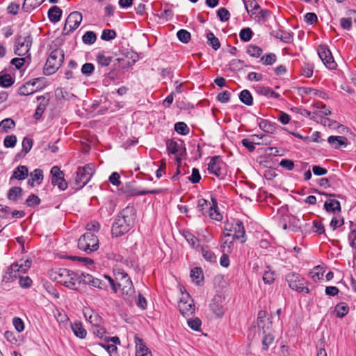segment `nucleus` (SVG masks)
<instances>
[{
    "label": "nucleus",
    "instance_id": "nucleus-1",
    "mask_svg": "<svg viewBox=\"0 0 356 356\" xmlns=\"http://www.w3.org/2000/svg\"><path fill=\"white\" fill-rule=\"evenodd\" d=\"M136 209L132 206H127L116 216L112 226V235L119 237L127 233L134 224Z\"/></svg>",
    "mask_w": 356,
    "mask_h": 356
},
{
    "label": "nucleus",
    "instance_id": "nucleus-2",
    "mask_svg": "<svg viewBox=\"0 0 356 356\" xmlns=\"http://www.w3.org/2000/svg\"><path fill=\"white\" fill-rule=\"evenodd\" d=\"M54 280L63 284L65 286L77 290L80 286L79 274L66 268H59L55 272Z\"/></svg>",
    "mask_w": 356,
    "mask_h": 356
},
{
    "label": "nucleus",
    "instance_id": "nucleus-3",
    "mask_svg": "<svg viewBox=\"0 0 356 356\" xmlns=\"http://www.w3.org/2000/svg\"><path fill=\"white\" fill-rule=\"evenodd\" d=\"M64 60V51L56 48L51 51L44 65L43 72L45 75L54 74L61 66Z\"/></svg>",
    "mask_w": 356,
    "mask_h": 356
},
{
    "label": "nucleus",
    "instance_id": "nucleus-4",
    "mask_svg": "<svg viewBox=\"0 0 356 356\" xmlns=\"http://www.w3.org/2000/svg\"><path fill=\"white\" fill-rule=\"evenodd\" d=\"M247 12L252 19L260 22L261 21L272 20L275 16L268 10H261L259 6L254 0H243Z\"/></svg>",
    "mask_w": 356,
    "mask_h": 356
},
{
    "label": "nucleus",
    "instance_id": "nucleus-5",
    "mask_svg": "<svg viewBox=\"0 0 356 356\" xmlns=\"http://www.w3.org/2000/svg\"><path fill=\"white\" fill-rule=\"evenodd\" d=\"M95 169L93 163H88L83 167H79L74 177V181L72 184V188L75 190H79L86 186L90 180Z\"/></svg>",
    "mask_w": 356,
    "mask_h": 356
},
{
    "label": "nucleus",
    "instance_id": "nucleus-6",
    "mask_svg": "<svg viewBox=\"0 0 356 356\" xmlns=\"http://www.w3.org/2000/svg\"><path fill=\"white\" fill-rule=\"evenodd\" d=\"M78 248L88 253H90L99 248V240L91 232H86L78 240Z\"/></svg>",
    "mask_w": 356,
    "mask_h": 356
},
{
    "label": "nucleus",
    "instance_id": "nucleus-7",
    "mask_svg": "<svg viewBox=\"0 0 356 356\" xmlns=\"http://www.w3.org/2000/svg\"><path fill=\"white\" fill-rule=\"evenodd\" d=\"M286 280L291 289L298 292L302 291L305 293H309V289L305 286V284L307 283L306 280L299 274L295 272L289 273L286 275Z\"/></svg>",
    "mask_w": 356,
    "mask_h": 356
},
{
    "label": "nucleus",
    "instance_id": "nucleus-8",
    "mask_svg": "<svg viewBox=\"0 0 356 356\" xmlns=\"http://www.w3.org/2000/svg\"><path fill=\"white\" fill-rule=\"evenodd\" d=\"M179 312L185 317H189L195 313V304L193 300L188 293H182V297L178 302Z\"/></svg>",
    "mask_w": 356,
    "mask_h": 356
},
{
    "label": "nucleus",
    "instance_id": "nucleus-9",
    "mask_svg": "<svg viewBox=\"0 0 356 356\" xmlns=\"http://www.w3.org/2000/svg\"><path fill=\"white\" fill-rule=\"evenodd\" d=\"M121 191L127 196H138L147 194H159L163 192V189L156 188L154 190H138L134 186V183H126L121 188Z\"/></svg>",
    "mask_w": 356,
    "mask_h": 356
},
{
    "label": "nucleus",
    "instance_id": "nucleus-10",
    "mask_svg": "<svg viewBox=\"0 0 356 356\" xmlns=\"http://www.w3.org/2000/svg\"><path fill=\"white\" fill-rule=\"evenodd\" d=\"M225 298L219 295H216L209 304V310L216 318H220L225 312L224 307Z\"/></svg>",
    "mask_w": 356,
    "mask_h": 356
},
{
    "label": "nucleus",
    "instance_id": "nucleus-11",
    "mask_svg": "<svg viewBox=\"0 0 356 356\" xmlns=\"http://www.w3.org/2000/svg\"><path fill=\"white\" fill-rule=\"evenodd\" d=\"M317 52L319 58L327 68L330 70L335 69L337 63L334 60L331 51L326 46H318Z\"/></svg>",
    "mask_w": 356,
    "mask_h": 356
},
{
    "label": "nucleus",
    "instance_id": "nucleus-12",
    "mask_svg": "<svg viewBox=\"0 0 356 356\" xmlns=\"http://www.w3.org/2000/svg\"><path fill=\"white\" fill-rule=\"evenodd\" d=\"M52 178L51 184L57 186L61 191H65L67 188V183L64 179L63 172L58 166H54L50 171Z\"/></svg>",
    "mask_w": 356,
    "mask_h": 356
},
{
    "label": "nucleus",
    "instance_id": "nucleus-13",
    "mask_svg": "<svg viewBox=\"0 0 356 356\" xmlns=\"http://www.w3.org/2000/svg\"><path fill=\"white\" fill-rule=\"evenodd\" d=\"M138 59L137 54L134 52L127 51L122 58H118L116 60L118 61V67L123 70V72L127 71L131 66H132Z\"/></svg>",
    "mask_w": 356,
    "mask_h": 356
},
{
    "label": "nucleus",
    "instance_id": "nucleus-14",
    "mask_svg": "<svg viewBox=\"0 0 356 356\" xmlns=\"http://www.w3.org/2000/svg\"><path fill=\"white\" fill-rule=\"evenodd\" d=\"M31 46L29 37H19L15 42V54L18 56H24L29 51Z\"/></svg>",
    "mask_w": 356,
    "mask_h": 356
},
{
    "label": "nucleus",
    "instance_id": "nucleus-15",
    "mask_svg": "<svg viewBox=\"0 0 356 356\" xmlns=\"http://www.w3.org/2000/svg\"><path fill=\"white\" fill-rule=\"evenodd\" d=\"M222 162L219 156H213L208 164V170L211 174L215 175L217 177L221 179L223 173L221 168Z\"/></svg>",
    "mask_w": 356,
    "mask_h": 356
},
{
    "label": "nucleus",
    "instance_id": "nucleus-16",
    "mask_svg": "<svg viewBox=\"0 0 356 356\" xmlns=\"http://www.w3.org/2000/svg\"><path fill=\"white\" fill-rule=\"evenodd\" d=\"M232 227L234 232L233 238L241 239V242L244 243L245 241V232L243 222L240 220H236L232 224Z\"/></svg>",
    "mask_w": 356,
    "mask_h": 356
},
{
    "label": "nucleus",
    "instance_id": "nucleus-17",
    "mask_svg": "<svg viewBox=\"0 0 356 356\" xmlns=\"http://www.w3.org/2000/svg\"><path fill=\"white\" fill-rule=\"evenodd\" d=\"M136 356H152V353L146 346L143 340L138 337H135Z\"/></svg>",
    "mask_w": 356,
    "mask_h": 356
},
{
    "label": "nucleus",
    "instance_id": "nucleus-18",
    "mask_svg": "<svg viewBox=\"0 0 356 356\" xmlns=\"http://www.w3.org/2000/svg\"><path fill=\"white\" fill-rule=\"evenodd\" d=\"M32 261L30 259L20 261L11 264V270H16L19 275L26 273L31 266Z\"/></svg>",
    "mask_w": 356,
    "mask_h": 356
},
{
    "label": "nucleus",
    "instance_id": "nucleus-19",
    "mask_svg": "<svg viewBox=\"0 0 356 356\" xmlns=\"http://www.w3.org/2000/svg\"><path fill=\"white\" fill-rule=\"evenodd\" d=\"M28 168L26 165H19L14 170L13 175L10 178V181L14 179L19 181L24 180L28 177Z\"/></svg>",
    "mask_w": 356,
    "mask_h": 356
},
{
    "label": "nucleus",
    "instance_id": "nucleus-20",
    "mask_svg": "<svg viewBox=\"0 0 356 356\" xmlns=\"http://www.w3.org/2000/svg\"><path fill=\"white\" fill-rule=\"evenodd\" d=\"M327 141L335 149H339L341 146L346 147L348 144V139L341 136H330L328 137Z\"/></svg>",
    "mask_w": 356,
    "mask_h": 356
},
{
    "label": "nucleus",
    "instance_id": "nucleus-21",
    "mask_svg": "<svg viewBox=\"0 0 356 356\" xmlns=\"http://www.w3.org/2000/svg\"><path fill=\"white\" fill-rule=\"evenodd\" d=\"M324 209L327 213H333L340 212L341 210L339 201L335 199H329L326 200L324 203Z\"/></svg>",
    "mask_w": 356,
    "mask_h": 356
},
{
    "label": "nucleus",
    "instance_id": "nucleus-22",
    "mask_svg": "<svg viewBox=\"0 0 356 356\" xmlns=\"http://www.w3.org/2000/svg\"><path fill=\"white\" fill-rule=\"evenodd\" d=\"M71 329L76 337L85 339L87 335V331L83 327V324L80 321H74L71 323Z\"/></svg>",
    "mask_w": 356,
    "mask_h": 356
},
{
    "label": "nucleus",
    "instance_id": "nucleus-23",
    "mask_svg": "<svg viewBox=\"0 0 356 356\" xmlns=\"http://www.w3.org/2000/svg\"><path fill=\"white\" fill-rule=\"evenodd\" d=\"M258 124L262 131L268 134H273L277 129L276 123L270 122L267 120L261 119Z\"/></svg>",
    "mask_w": 356,
    "mask_h": 356
},
{
    "label": "nucleus",
    "instance_id": "nucleus-24",
    "mask_svg": "<svg viewBox=\"0 0 356 356\" xmlns=\"http://www.w3.org/2000/svg\"><path fill=\"white\" fill-rule=\"evenodd\" d=\"M23 190L21 187L14 186L8 190L7 198L13 202H17L22 197Z\"/></svg>",
    "mask_w": 356,
    "mask_h": 356
},
{
    "label": "nucleus",
    "instance_id": "nucleus-25",
    "mask_svg": "<svg viewBox=\"0 0 356 356\" xmlns=\"http://www.w3.org/2000/svg\"><path fill=\"white\" fill-rule=\"evenodd\" d=\"M122 296L123 298L129 302H131L135 295V289L133 284H130L129 286H123L121 289Z\"/></svg>",
    "mask_w": 356,
    "mask_h": 356
},
{
    "label": "nucleus",
    "instance_id": "nucleus-26",
    "mask_svg": "<svg viewBox=\"0 0 356 356\" xmlns=\"http://www.w3.org/2000/svg\"><path fill=\"white\" fill-rule=\"evenodd\" d=\"M255 138H259V135L254 134L250 136V138H243L241 140L242 145L248 149L249 152H253L255 149L254 145H261L259 141H256Z\"/></svg>",
    "mask_w": 356,
    "mask_h": 356
},
{
    "label": "nucleus",
    "instance_id": "nucleus-27",
    "mask_svg": "<svg viewBox=\"0 0 356 356\" xmlns=\"http://www.w3.org/2000/svg\"><path fill=\"white\" fill-rule=\"evenodd\" d=\"M211 200L213 204L209 207L207 214L210 216L211 218L214 219L216 220H221L222 216L218 211V203L215 198L211 197Z\"/></svg>",
    "mask_w": 356,
    "mask_h": 356
},
{
    "label": "nucleus",
    "instance_id": "nucleus-28",
    "mask_svg": "<svg viewBox=\"0 0 356 356\" xmlns=\"http://www.w3.org/2000/svg\"><path fill=\"white\" fill-rule=\"evenodd\" d=\"M15 79L10 74L4 72H0V86L2 88H8L13 85Z\"/></svg>",
    "mask_w": 356,
    "mask_h": 356
},
{
    "label": "nucleus",
    "instance_id": "nucleus-29",
    "mask_svg": "<svg viewBox=\"0 0 356 356\" xmlns=\"http://www.w3.org/2000/svg\"><path fill=\"white\" fill-rule=\"evenodd\" d=\"M62 10L56 6L51 7L48 11V17L52 22H58L60 19Z\"/></svg>",
    "mask_w": 356,
    "mask_h": 356
},
{
    "label": "nucleus",
    "instance_id": "nucleus-30",
    "mask_svg": "<svg viewBox=\"0 0 356 356\" xmlns=\"http://www.w3.org/2000/svg\"><path fill=\"white\" fill-rule=\"evenodd\" d=\"M15 121L11 118H6L0 122V132L8 133L15 128Z\"/></svg>",
    "mask_w": 356,
    "mask_h": 356
},
{
    "label": "nucleus",
    "instance_id": "nucleus-31",
    "mask_svg": "<svg viewBox=\"0 0 356 356\" xmlns=\"http://www.w3.org/2000/svg\"><path fill=\"white\" fill-rule=\"evenodd\" d=\"M191 277L196 284L200 285L203 280V272L201 268L195 267L191 270Z\"/></svg>",
    "mask_w": 356,
    "mask_h": 356
},
{
    "label": "nucleus",
    "instance_id": "nucleus-32",
    "mask_svg": "<svg viewBox=\"0 0 356 356\" xmlns=\"http://www.w3.org/2000/svg\"><path fill=\"white\" fill-rule=\"evenodd\" d=\"M19 273L16 270H11V265L8 268L6 272L3 276L2 281L8 283L12 282L17 278H19Z\"/></svg>",
    "mask_w": 356,
    "mask_h": 356
},
{
    "label": "nucleus",
    "instance_id": "nucleus-33",
    "mask_svg": "<svg viewBox=\"0 0 356 356\" xmlns=\"http://www.w3.org/2000/svg\"><path fill=\"white\" fill-rule=\"evenodd\" d=\"M238 97L240 101L247 106H251L253 104V97L248 90H243Z\"/></svg>",
    "mask_w": 356,
    "mask_h": 356
},
{
    "label": "nucleus",
    "instance_id": "nucleus-34",
    "mask_svg": "<svg viewBox=\"0 0 356 356\" xmlns=\"http://www.w3.org/2000/svg\"><path fill=\"white\" fill-rule=\"evenodd\" d=\"M200 249L202 257L206 261H209L211 263L216 262V256L212 251L209 250V248L207 246H201Z\"/></svg>",
    "mask_w": 356,
    "mask_h": 356
},
{
    "label": "nucleus",
    "instance_id": "nucleus-35",
    "mask_svg": "<svg viewBox=\"0 0 356 356\" xmlns=\"http://www.w3.org/2000/svg\"><path fill=\"white\" fill-rule=\"evenodd\" d=\"M276 277L275 272L272 270L269 266L266 267L263 274V281L265 284H271L274 282Z\"/></svg>",
    "mask_w": 356,
    "mask_h": 356
},
{
    "label": "nucleus",
    "instance_id": "nucleus-36",
    "mask_svg": "<svg viewBox=\"0 0 356 356\" xmlns=\"http://www.w3.org/2000/svg\"><path fill=\"white\" fill-rule=\"evenodd\" d=\"M117 276L118 286L120 289L123 288V286H129L130 284H133L129 275L125 273H118Z\"/></svg>",
    "mask_w": 356,
    "mask_h": 356
},
{
    "label": "nucleus",
    "instance_id": "nucleus-37",
    "mask_svg": "<svg viewBox=\"0 0 356 356\" xmlns=\"http://www.w3.org/2000/svg\"><path fill=\"white\" fill-rule=\"evenodd\" d=\"M207 44L214 50H218L220 47V42L218 38L212 32L207 33Z\"/></svg>",
    "mask_w": 356,
    "mask_h": 356
},
{
    "label": "nucleus",
    "instance_id": "nucleus-38",
    "mask_svg": "<svg viewBox=\"0 0 356 356\" xmlns=\"http://www.w3.org/2000/svg\"><path fill=\"white\" fill-rule=\"evenodd\" d=\"M211 204L205 199H200L197 202V211L200 215H207Z\"/></svg>",
    "mask_w": 356,
    "mask_h": 356
},
{
    "label": "nucleus",
    "instance_id": "nucleus-39",
    "mask_svg": "<svg viewBox=\"0 0 356 356\" xmlns=\"http://www.w3.org/2000/svg\"><path fill=\"white\" fill-rule=\"evenodd\" d=\"M334 310L337 312V316L339 318H342L348 314L349 307L346 303L340 302L335 306Z\"/></svg>",
    "mask_w": 356,
    "mask_h": 356
},
{
    "label": "nucleus",
    "instance_id": "nucleus-40",
    "mask_svg": "<svg viewBox=\"0 0 356 356\" xmlns=\"http://www.w3.org/2000/svg\"><path fill=\"white\" fill-rule=\"evenodd\" d=\"M111 56H106L104 53H99L96 56L97 63L102 67L108 66L112 62Z\"/></svg>",
    "mask_w": 356,
    "mask_h": 356
},
{
    "label": "nucleus",
    "instance_id": "nucleus-41",
    "mask_svg": "<svg viewBox=\"0 0 356 356\" xmlns=\"http://www.w3.org/2000/svg\"><path fill=\"white\" fill-rule=\"evenodd\" d=\"M184 236L193 248H197L200 247L198 244V238L191 232L188 231L184 232Z\"/></svg>",
    "mask_w": 356,
    "mask_h": 356
},
{
    "label": "nucleus",
    "instance_id": "nucleus-42",
    "mask_svg": "<svg viewBox=\"0 0 356 356\" xmlns=\"http://www.w3.org/2000/svg\"><path fill=\"white\" fill-rule=\"evenodd\" d=\"M175 130L178 134L186 136L189 134L190 129L184 122H179L175 124Z\"/></svg>",
    "mask_w": 356,
    "mask_h": 356
},
{
    "label": "nucleus",
    "instance_id": "nucleus-43",
    "mask_svg": "<svg viewBox=\"0 0 356 356\" xmlns=\"http://www.w3.org/2000/svg\"><path fill=\"white\" fill-rule=\"evenodd\" d=\"M247 53L252 57L258 58L262 53V49L257 45L250 44L247 47Z\"/></svg>",
    "mask_w": 356,
    "mask_h": 356
},
{
    "label": "nucleus",
    "instance_id": "nucleus-44",
    "mask_svg": "<svg viewBox=\"0 0 356 356\" xmlns=\"http://www.w3.org/2000/svg\"><path fill=\"white\" fill-rule=\"evenodd\" d=\"M314 281H317L323 278L324 270L320 266H315L309 273Z\"/></svg>",
    "mask_w": 356,
    "mask_h": 356
},
{
    "label": "nucleus",
    "instance_id": "nucleus-45",
    "mask_svg": "<svg viewBox=\"0 0 356 356\" xmlns=\"http://www.w3.org/2000/svg\"><path fill=\"white\" fill-rule=\"evenodd\" d=\"M82 19V14L80 12L74 11L68 15L65 22H81Z\"/></svg>",
    "mask_w": 356,
    "mask_h": 356
},
{
    "label": "nucleus",
    "instance_id": "nucleus-46",
    "mask_svg": "<svg viewBox=\"0 0 356 356\" xmlns=\"http://www.w3.org/2000/svg\"><path fill=\"white\" fill-rule=\"evenodd\" d=\"M264 337L262 339V346L263 349L264 350H268V346L273 342L274 341V336L273 334L270 333H266L265 331H264Z\"/></svg>",
    "mask_w": 356,
    "mask_h": 356
},
{
    "label": "nucleus",
    "instance_id": "nucleus-47",
    "mask_svg": "<svg viewBox=\"0 0 356 356\" xmlns=\"http://www.w3.org/2000/svg\"><path fill=\"white\" fill-rule=\"evenodd\" d=\"M96 39V34L93 31H87L82 37L83 42L86 44H92Z\"/></svg>",
    "mask_w": 356,
    "mask_h": 356
},
{
    "label": "nucleus",
    "instance_id": "nucleus-48",
    "mask_svg": "<svg viewBox=\"0 0 356 356\" xmlns=\"http://www.w3.org/2000/svg\"><path fill=\"white\" fill-rule=\"evenodd\" d=\"M178 40L183 43H188L191 40V33L184 29H181L177 33Z\"/></svg>",
    "mask_w": 356,
    "mask_h": 356
},
{
    "label": "nucleus",
    "instance_id": "nucleus-49",
    "mask_svg": "<svg viewBox=\"0 0 356 356\" xmlns=\"http://www.w3.org/2000/svg\"><path fill=\"white\" fill-rule=\"evenodd\" d=\"M166 147L169 154H175L179 152L178 143L173 140H167Z\"/></svg>",
    "mask_w": 356,
    "mask_h": 356
},
{
    "label": "nucleus",
    "instance_id": "nucleus-50",
    "mask_svg": "<svg viewBox=\"0 0 356 356\" xmlns=\"http://www.w3.org/2000/svg\"><path fill=\"white\" fill-rule=\"evenodd\" d=\"M187 323L189 327L191 328L192 330L195 331H200L202 321L199 318L188 319Z\"/></svg>",
    "mask_w": 356,
    "mask_h": 356
},
{
    "label": "nucleus",
    "instance_id": "nucleus-51",
    "mask_svg": "<svg viewBox=\"0 0 356 356\" xmlns=\"http://www.w3.org/2000/svg\"><path fill=\"white\" fill-rule=\"evenodd\" d=\"M40 199L38 197V196H37L35 194L30 195L28 197V198L26 199V200L25 201V204L27 207H31L37 206V205L40 204Z\"/></svg>",
    "mask_w": 356,
    "mask_h": 356
},
{
    "label": "nucleus",
    "instance_id": "nucleus-52",
    "mask_svg": "<svg viewBox=\"0 0 356 356\" xmlns=\"http://www.w3.org/2000/svg\"><path fill=\"white\" fill-rule=\"evenodd\" d=\"M116 37V32L113 29H104L102 31L101 38L105 41H109Z\"/></svg>",
    "mask_w": 356,
    "mask_h": 356
},
{
    "label": "nucleus",
    "instance_id": "nucleus-53",
    "mask_svg": "<svg viewBox=\"0 0 356 356\" xmlns=\"http://www.w3.org/2000/svg\"><path fill=\"white\" fill-rule=\"evenodd\" d=\"M252 31L250 28L243 29L240 32V38L244 42H248L252 37Z\"/></svg>",
    "mask_w": 356,
    "mask_h": 356
},
{
    "label": "nucleus",
    "instance_id": "nucleus-54",
    "mask_svg": "<svg viewBox=\"0 0 356 356\" xmlns=\"http://www.w3.org/2000/svg\"><path fill=\"white\" fill-rule=\"evenodd\" d=\"M29 83H25L23 86H20L18 89V94L21 96H27L33 94L35 92V90L30 87H29Z\"/></svg>",
    "mask_w": 356,
    "mask_h": 356
},
{
    "label": "nucleus",
    "instance_id": "nucleus-55",
    "mask_svg": "<svg viewBox=\"0 0 356 356\" xmlns=\"http://www.w3.org/2000/svg\"><path fill=\"white\" fill-rule=\"evenodd\" d=\"M340 22H356V11L348 10L346 17H342Z\"/></svg>",
    "mask_w": 356,
    "mask_h": 356
},
{
    "label": "nucleus",
    "instance_id": "nucleus-56",
    "mask_svg": "<svg viewBox=\"0 0 356 356\" xmlns=\"http://www.w3.org/2000/svg\"><path fill=\"white\" fill-rule=\"evenodd\" d=\"M33 146V140L30 138L25 137L22 141V152H24V154H27Z\"/></svg>",
    "mask_w": 356,
    "mask_h": 356
},
{
    "label": "nucleus",
    "instance_id": "nucleus-57",
    "mask_svg": "<svg viewBox=\"0 0 356 356\" xmlns=\"http://www.w3.org/2000/svg\"><path fill=\"white\" fill-rule=\"evenodd\" d=\"M17 143V137L15 135L6 136L3 140V145L6 147H14Z\"/></svg>",
    "mask_w": 356,
    "mask_h": 356
},
{
    "label": "nucleus",
    "instance_id": "nucleus-58",
    "mask_svg": "<svg viewBox=\"0 0 356 356\" xmlns=\"http://www.w3.org/2000/svg\"><path fill=\"white\" fill-rule=\"evenodd\" d=\"M277 57L275 54H268L263 56L261 58V60L263 62L264 65H272L276 61Z\"/></svg>",
    "mask_w": 356,
    "mask_h": 356
},
{
    "label": "nucleus",
    "instance_id": "nucleus-59",
    "mask_svg": "<svg viewBox=\"0 0 356 356\" xmlns=\"http://www.w3.org/2000/svg\"><path fill=\"white\" fill-rule=\"evenodd\" d=\"M88 321L92 325V327L102 325V317L98 314L94 312L89 316Z\"/></svg>",
    "mask_w": 356,
    "mask_h": 356
},
{
    "label": "nucleus",
    "instance_id": "nucleus-60",
    "mask_svg": "<svg viewBox=\"0 0 356 356\" xmlns=\"http://www.w3.org/2000/svg\"><path fill=\"white\" fill-rule=\"evenodd\" d=\"M47 103L42 102H40L33 115L35 120H39L41 118L44 111L47 108Z\"/></svg>",
    "mask_w": 356,
    "mask_h": 356
},
{
    "label": "nucleus",
    "instance_id": "nucleus-61",
    "mask_svg": "<svg viewBox=\"0 0 356 356\" xmlns=\"http://www.w3.org/2000/svg\"><path fill=\"white\" fill-rule=\"evenodd\" d=\"M95 70V66L92 63H86L81 67V72L86 76H90Z\"/></svg>",
    "mask_w": 356,
    "mask_h": 356
},
{
    "label": "nucleus",
    "instance_id": "nucleus-62",
    "mask_svg": "<svg viewBox=\"0 0 356 356\" xmlns=\"http://www.w3.org/2000/svg\"><path fill=\"white\" fill-rule=\"evenodd\" d=\"M230 67L233 70H241L244 66H245L244 61L240 59H233L230 61Z\"/></svg>",
    "mask_w": 356,
    "mask_h": 356
},
{
    "label": "nucleus",
    "instance_id": "nucleus-63",
    "mask_svg": "<svg viewBox=\"0 0 356 356\" xmlns=\"http://www.w3.org/2000/svg\"><path fill=\"white\" fill-rule=\"evenodd\" d=\"M334 181V177H330L328 178H321L318 179V185L324 188H327L328 187H331L332 183Z\"/></svg>",
    "mask_w": 356,
    "mask_h": 356
},
{
    "label": "nucleus",
    "instance_id": "nucleus-64",
    "mask_svg": "<svg viewBox=\"0 0 356 356\" xmlns=\"http://www.w3.org/2000/svg\"><path fill=\"white\" fill-rule=\"evenodd\" d=\"M188 179L192 184L198 183L201 179V176L199 170L195 168H193L192 175L190 177H188Z\"/></svg>",
    "mask_w": 356,
    "mask_h": 356
}]
</instances>
